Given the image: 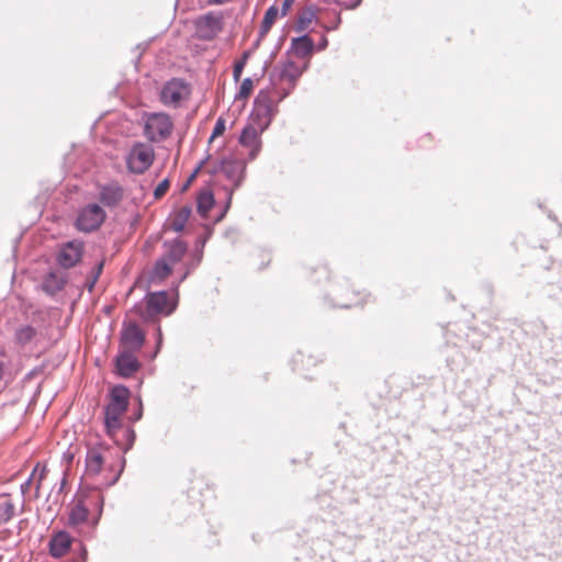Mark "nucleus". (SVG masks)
I'll return each instance as SVG.
<instances>
[{
  "mask_svg": "<svg viewBox=\"0 0 562 562\" xmlns=\"http://www.w3.org/2000/svg\"><path fill=\"white\" fill-rule=\"evenodd\" d=\"M277 113V108H269V106H256L254 105L252 116L260 121L261 125V132L269 126L272 119L274 117Z\"/></svg>",
  "mask_w": 562,
  "mask_h": 562,
  "instance_id": "21",
  "label": "nucleus"
},
{
  "mask_svg": "<svg viewBox=\"0 0 562 562\" xmlns=\"http://www.w3.org/2000/svg\"><path fill=\"white\" fill-rule=\"evenodd\" d=\"M88 515V507L81 501H79L70 508L68 513L67 525L71 528H76L87 521Z\"/></svg>",
  "mask_w": 562,
  "mask_h": 562,
  "instance_id": "19",
  "label": "nucleus"
},
{
  "mask_svg": "<svg viewBox=\"0 0 562 562\" xmlns=\"http://www.w3.org/2000/svg\"><path fill=\"white\" fill-rule=\"evenodd\" d=\"M164 248L166 249L165 257L170 263L179 262L188 250V245L180 238H176L171 241H164Z\"/></svg>",
  "mask_w": 562,
  "mask_h": 562,
  "instance_id": "16",
  "label": "nucleus"
},
{
  "mask_svg": "<svg viewBox=\"0 0 562 562\" xmlns=\"http://www.w3.org/2000/svg\"><path fill=\"white\" fill-rule=\"evenodd\" d=\"M97 280H98L97 277H92V279L88 282V290L89 291H92Z\"/></svg>",
  "mask_w": 562,
  "mask_h": 562,
  "instance_id": "46",
  "label": "nucleus"
},
{
  "mask_svg": "<svg viewBox=\"0 0 562 562\" xmlns=\"http://www.w3.org/2000/svg\"><path fill=\"white\" fill-rule=\"evenodd\" d=\"M66 279L56 272H49L42 282V289L49 295H54L64 289Z\"/></svg>",
  "mask_w": 562,
  "mask_h": 562,
  "instance_id": "20",
  "label": "nucleus"
},
{
  "mask_svg": "<svg viewBox=\"0 0 562 562\" xmlns=\"http://www.w3.org/2000/svg\"><path fill=\"white\" fill-rule=\"evenodd\" d=\"M209 159V156L203 159L202 161H200V164L198 165V167L194 169L193 173L191 175L190 179H193L196 173L200 171V169L203 167V165L205 164V161Z\"/></svg>",
  "mask_w": 562,
  "mask_h": 562,
  "instance_id": "43",
  "label": "nucleus"
},
{
  "mask_svg": "<svg viewBox=\"0 0 562 562\" xmlns=\"http://www.w3.org/2000/svg\"><path fill=\"white\" fill-rule=\"evenodd\" d=\"M176 308L175 304L169 303L166 291L148 293L145 297V304H136L133 312L144 322H153L159 314L170 315Z\"/></svg>",
  "mask_w": 562,
  "mask_h": 562,
  "instance_id": "2",
  "label": "nucleus"
},
{
  "mask_svg": "<svg viewBox=\"0 0 562 562\" xmlns=\"http://www.w3.org/2000/svg\"><path fill=\"white\" fill-rule=\"evenodd\" d=\"M215 203L214 195L210 190L202 191L196 198V210L202 217H205Z\"/></svg>",
  "mask_w": 562,
  "mask_h": 562,
  "instance_id": "22",
  "label": "nucleus"
},
{
  "mask_svg": "<svg viewBox=\"0 0 562 562\" xmlns=\"http://www.w3.org/2000/svg\"><path fill=\"white\" fill-rule=\"evenodd\" d=\"M64 457H67V459H68V461H69V462H70V461L72 460V458H74V456H72V454L67 456V453H64Z\"/></svg>",
  "mask_w": 562,
  "mask_h": 562,
  "instance_id": "52",
  "label": "nucleus"
},
{
  "mask_svg": "<svg viewBox=\"0 0 562 562\" xmlns=\"http://www.w3.org/2000/svg\"><path fill=\"white\" fill-rule=\"evenodd\" d=\"M82 251L83 245L81 241H68L60 248L57 255V261L65 269L72 268L81 259Z\"/></svg>",
  "mask_w": 562,
  "mask_h": 562,
  "instance_id": "11",
  "label": "nucleus"
},
{
  "mask_svg": "<svg viewBox=\"0 0 562 562\" xmlns=\"http://www.w3.org/2000/svg\"><path fill=\"white\" fill-rule=\"evenodd\" d=\"M169 188V180L164 179L154 190V195L156 199L162 196Z\"/></svg>",
  "mask_w": 562,
  "mask_h": 562,
  "instance_id": "33",
  "label": "nucleus"
},
{
  "mask_svg": "<svg viewBox=\"0 0 562 562\" xmlns=\"http://www.w3.org/2000/svg\"><path fill=\"white\" fill-rule=\"evenodd\" d=\"M361 0H357L352 5H350L351 9L358 7L360 4Z\"/></svg>",
  "mask_w": 562,
  "mask_h": 562,
  "instance_id": "50",
  "label": "nucleus"
},
{
  "mask_svg": "<svg viewBox=\"0 0 562 562\" xmlns=\"http://www.w3.org/2000/svg\"><path fill=\"white\" fill-rule=\"evenodd\" d=\"M293 90L294 88H292L291 83H288V87L285 88H279L277 90V93L279 94L278 101L280 102L285 99Z\"/></svg>",
  "mask_w": 562,
  "mask_h": 562,
  "instance_id": "34",
  "label": "nucleus"
},
{
  "mask_svg": "<svg viewBox=\"0 0 562 562\" xmlns=\"http://www.w3.org/2000/svg\"><path fill=\"white\" fill-rule=\"evenodd\" d=\"M3 371H4L3 363L0 362V380L3 378Z\"/></svg>",
  "mask_w": 562,
  "mask_h": 562,
  "instance_id": "49",
  "label": "nucleus"
},
{
  "mask_svg": "<svg viewBox=\"0 0 562 562\" xmlns=\"http://www.w3.org/2000/svg\"><path fill=\"white\" fill-rule=\"evenodd\" d=\"M192 213V205H183L180 207V210L176 213L175 218L171 222V228L175 232H181L188 220L190 218V215Z\"/></svg>",
  "mask_w": 562,
  "mask_h": 562,
  "instance_id": "23",
  "label": "nucleus"
},
{
  "mask_svg": "<svg viewBox=\"0 0 562 562\" xmlns=\"http://www.w3.org/2000/svg\"><path fill=\"white\" fill-rule=\"evenodd\" d=\"M102 445L93 446L88 448L87 454H86V472L89 476L98 475L101 470L104 462V457L102 453Z\"/></svg>",
  "mask_w": 562,
  "mask_h": 562,
  "instance_id": "14",
  "label": "nucleus"
},
{
  "mask_svg": "<svg viewBox=\"0 0 562 562\" xmlns=\"http://www.w3.org/2000/svg\"><path fill=\"white\" fill-rule=\"evenodd\" d=\"M191 93V89L186 80L172 78L168 80L161 88L159 99L166 106L179 108L181 102Z\"/></svg>",
  "mask_w": 562,
  "mask_h": 562,
  "instance_id": "5",
  "label": "nucleus"
},
{
  "mask_svg": "<svg viewBox=\"0 0 562 562\" xmlns=\"http://www.w3.org/2000/svg\"><path fill=\"white\" fill-rule=\"evenodd\" d=\"M239 143L250 148L249 157L250 159L256 158V156L259 153V132L256 127L251 125H247L243 128L240 136H239Z\"/></svg>",
  "mask_w": 562,
  "mask_h": 562,
  "instance_id": "15",
  "label": "nucleus"
},
{
  "mask_svg": "<svg viewBox=\"0 0 562 562\" xmlns=\"http://www.w3.org/2000/svg\"><path fill=\"white\" fill-rule=\"evenodd\" d=\"M302 74L303 70L297 66L296 63L293 60H286L279 68L278 74H276V71L271 72L270 80L273 85H277L276 76H278L280 81L286 80L288 83H291L292 88H295L296 81L302 76Z\"/></svg>",
  "mask_w": 562,
  "mask_h": 562,
  "instance_id": "13",
  "label": "nucleus"
},
{
  "mask_svg": "<svg viewBox=\"0 0 562 562\" xmlns=\"http://www.w3.org/2000/svg\"><path fill=\"white\" fill-rule=\"evenodd\" d=\"M140 367L142 364L135 352L131 350H121L115 358V372L121 378H131Z\"/></svg>",
  "mask_w": 562,
  "mask_h": 562,
  "instance_id": "10",
  "label": "nucleus"
},
{
  "mask_svg": "<svg viewBox=\"0 0 562 562\" xmlns=\"http://www.w3.org/2000/svg\"><path fill=\"white\" fill-rule=\"evenodd\" d=\"M263 37H260V35L258 36V40L255 42V47H257L260 43V41L262 40Z\"/></svg>",
  "mask_w": 562,
  "mask_h": 562,
  "instance_id": "51",
  "label": "nucleus"
},
{
  "mask_svg": "<svg viewBox=\"0 0 562 562\" xmlns=\"http://www.w3.org/2000/svg\"><path fill=\"white\" fill-rule=\"evenodd\" d=\"M102 268H103V262H99L94 269H93V276L92 277H97V279L99 278L101 271H102Z\"/></svg>",
  "mask_w": 562,
  "mask_h": 562,
  "instance_id": "42",
  "label": "nucleus"
},
{
  "mask_svg": "<svg viewBox=\"0 0 562 562\" xmlns=\"http://www.w3.org/2000/svg\"><path fill=\"white\" fill-rule=\"evenodd\" d=\"M36 471H37V467L34 469L32 475L21 485L22 493H25V491L31 485L32 477H33V475L35 474Z\"/></svg>",
  "mask_w": 562,
  "mask_h": 562,
  "instance_id": "39",
  "label": "nucleus"
},
{
  "mask_svg": "<svg viewBox=\"0 0 562 562\" xmlns=\"http://www.w3.org/2000/svg\"><path fill=\"white\" fill-rule=\"evenodd\" d=\"M294 0H283L282 7H281V16H285L288 14L289 9L293 4Z\"/></svg>",
  "mask_w": 562,
  "mask_h": 562,
  "instance_id": "37",
  "label": "nucleus"
},
{
  "mask_svg": "<svg viewBox=\"0 0 562 562\" xmlns=\"http://www.w3.org/2000/svg\"><path fill=\"white\" fill-rule=\"evenodd\" d=\"M171 273V266L170 262L165 258L161 257L158 260H156L153 270H151V279L153 280H164Z\"/></svg>",
  "mask_w": 562,
  "mask_h": 562,
  "instance_id": "25",
  "label": "nucleus"
},
{
  "mask_svg": "<svg viewBox=\"0 0 562 562\" xmlns=\"http://www.w3.org/2000/svg\"><path fill=\"white\" fill-rule=\"evenodd\" d=\"M45 475H46V468L43 467L40 472V475H38V477H40L38 481L41 482L43 480V477H45Z\"/></svg>",
  "mask_w": 562,
  "mask_h": 562,
  "instance_id": "48",
  "label": "nucleus"
},
{
  "mask_svg": "<svg viewBox=\"0 0 562 562\" xmlns=\"http://www.w3.org/2000/svg\"><path fill=\"white\" fill-rule=\"evenodd\" d=\"M327 45H328V40H327V37H326V36H324V35H323V36H322V38H321V41L318 42V44H317V47H316V48H317L318 50H323V49H325V48L327 47Z\"/></svg>",
  "mask_w": 562,
  "mask_h": 562,
  "instance_id": "40",
  "label": "nucleus"
},
{
  "mask_svg": "<svg viewBox=\"0 0 562 562\" xmlns=\"http://www.w3.org/2000/svg\"><path fill=\"white\" fill-rule=\"evenodd\" d=\"M14 504L7 499L0 503V526L8 524L14 516Z\"/></svg>",
  "mask_w": 562,
  "mask_h": 562,
  "instance_id": "28",
  "label": "nucleus"
},
{
  "mask_svg": "<svg viewBox=\"0 0 562 562\" xmlns=\"http://www.w3.org/2000/svg\"><path fill=\"white\" fill-rule=\"evenodd\" d=\"M279 10L276 5H271L267 9L263 20L260 25V37H265L267 33L270 31L272 24L274 23L278 16Z\"/></svg>",
  "mask_w": 562,
  "mask_h": 562,
  "instance_id": "26",
  "label": "nucleus"
},
{
  "mask_svg": "<svg viewBox=\"0 0 562 562\" xmlns=\"http://www.w3.org/2000/svg\"><path fill=\"white\" fill-rule=\"evenodd\" d=\"M154 150L151 147L144 144H136L130 150L126 159L127 167L133 173H143L153 164Z\"/></svg>",
  "mask_w": 562,
  "mask_h": 562,
  "instance_id": "7",
  "label": "nucleus"
},
{
  "mask_svg": "<svg viewBox=\"0 0 562 562\" xmlns=\"http://www.w3.org/2000/svg\"><path fill=\"white\" fill-rule=\"evenodd\" d=\"M225 131V121L223 119H218L214 125L212 135L210 137V142H212L215 137L222 135Z\"/></svg>",
  "mask_w": 562,
  "mask_h": 562,
  "instance_id": "32",
  "label": "nucleus"
},
{
  "mask_svg": "<svg viewBox=\"0 0 562 562\" xmlns=\"http://www.w3.org/2000/svg\"><path fill=\"white\" fill-rule=\"evenodd\" d=\"M195 27L201 38L213 40L223 30V14L209 12L195 20Z\"/></svg>",
  "mask_w": 562,
  "mask_h": 562,
  "instance_id": "9",
  "label": "nucleus"
},
{
  "mask_svg": "<svg viewBox=\"0 0 562 562\" xmlns=\"http://www.w3.org/2000/svg\"><path fill=\"white\" fill-rule=\"evenodd\" d=\"M254 83L251 78H245L239 87L238 92L235 95V99H246L249 97L252 90Z\"/></svg>",
  "mask_w": 562,
  "mask_h": 562,
  "instance_id": "30",
  "label": "nucleus"
},
{
  "mask_svg": "<svg viewBox=\"0 0 562 562\" xmlns=\"http://www.w3.org/2000/svg\"><path fill=\"white\" fill-rule=\"evenodd\" d=\"M315 13L316 10L314 7H307L301 11L295 23V31L301 33L307 30L313 19L315 18Z\"/></svg>",
  "mask_w": 562,
  "mask_h": 562,
  "instance_id": "24",
  "label": "nucleus"
},
{
  "mask_svg": "<svg viewBox=\"0 0 562 562\" xmlns=\"http://www.w3.org/2000/svg\"><path fill=\"white\" fill-rule=\"evenodd\" d=\"M106 217L103 207L97 203H90L78 211L76 227L83 233L97 231Z\"/></svg>",
  "mask_w": 562,
  "mask_h": 562,
  "instance_id": "6",
  "label": "nucleus"
},
{
  "mask_svg": "<svg viewBox=\"0 0 562 562\" xmlns=\"http://www.w3.org/2000/svg\"><path fill=\"white\" fill-rule=\"evenodd\" d=\"M229 1H231V0H207V3H209V4L220 5V4L227 3V2H229Z\"/></svg>",
  "mask_w": 562,
  "mask_h": 562,
  "instance_id": "45",
  "label": "nucleus"
},
{
  "mask_svg": "<svg viewBox=\"0 0 562 562\" xmlns=\"http://www.w3.org/2000/svg\"><path fill=\"white\" fill-rule=\"evenodd\" d=\"M161 342H162L161 329H160V327H157V350H156V352H158V350L161 346Z\"/></svg>",
  "mask_w": 562,
  "mask_h": 562,
  "instance_id": "44",
  "label": "nucleus"
},
{
  "mask_svg": "<svg viewBox=\"0 0 562 562\" xmlns=\"http://www.w3.org/2000/svg\"><path fill=\"white\" fill-rule=\"evenodd\" d=\"M124 465H125V458L123 456H121V469L119 471V473L108 483V485H113L117 482L123 469H124Z\"/></svg>",
  "mask_w": 562,
  "mask_h": 562,
  "instance_id": "38",
  "label": "nucleus"
},
{
  "mask_svg": "<svg viewBox=\"0 0 562 562\" xmlns=\"http://www.w3.org/2000/svg\"><path fill=\"white\" fill-rule=\"evenodd\" d=\"M98 196L102 205L114 207L123 200L124 189L119 182L111 181L99 187Z\"/></svg>",
  "mask_w": 562,
  "mask_h": 562,
  "instance_id": "12",
  "label": "nucleus"
},
{
  "mask_svg": "<svg viewBox=\"0 0 562 562\" xmlns=\"http://www.w3.org/2000/svg\"><path fill=\"white\" fill-rule=\"evenodd\" d=\"M144 135L153 143L167 139L173 130L169 114L164 112L144 113Z\"/></svg>",
  "mask_w": 562,
  "mask_h": 562,
  "instance_id": "3",
  "label": "nucleus"
},
{
  "mask_svg": "<svg viewBox=\"0 0 562 562\" xmlns=\"http://www.w3.org/2000/svg\"><path fill=\"white\" fill-rule=\"evenodd\" d=\"M334 302L331 304L333 307L339 308H350L352 306L359 305L363 300L359 299L360 293L346 291V293H341L340 289H334Z\"/></svg>",
  "mask_w": 562,
  "mask_h": 562,
  "instance_id": "17",
  "label": "nucleus"
},
{
  "mask_svg": "<svg viewBox=\"0 0 562 562\" xmlns=\"http://www.w3.org/2000/svg\"><path fill=\"white\" fill-rule=\"evenodd\" d=\"M143 417V404L142 401L138 400V407L133 414L131 415L130 419L132 423L138 422Z\"/></svg>",
  "mask_w": 562,
  "mask_h": 562,
  "instance_id": "35",
  "label": "nucleus"
},
{
  "mask_svg": "<svg viewBox=\"0 0 562 562\" xmlns=\"http://www.w3.org/2000/svg\"><path fill=\"white\" fill-rule=\"evenodd\" d=\"M314 47V41L307 34L294 37L291 41V50L299 58L310 56L313 53Z\"/></svg>",
  "mask_w": 562,
  "mask_h": 562,
  "instance_id": "18",
  "label": "nucleus"
},
{
  "mask_svg": "<svg viewBox=\"0 0 562 562\" xmlns=\"http://www.w3.org/2000/svg\"><path fill=\"white\" fill-rule=\"evenodd\" d=\"M213 173L222 172L227 180L233 182V188L227 193V202L222 214L216 218V222L221 221L229 207L234 189L241 186L246 175V161L241 159L225 158L222 159L217 167L212 171Z\"/></svg>",
  "mask_w": 562,
  "mask_h": 562,
  "instance_id": "4",
  "label": "nucleus"
},
{
  "mask_svg": "<svg viewBox=\"0 0 562 562\" xmlns=\"http://www.w3.org/2000/svg\"><path fill=\"white\" fill-rule=\"evenodd\" d=\"M36 335V329L33 326L26 325L15 331V340L19 345L25 346L33 340Z\"/></svg>",
  "mask_w": 562,
  "mask_h": 562,
  "instance_id": "27",
  "label": "nucleus"
},
{
  "mask_svg": "<svg viewBox=\"0 0 562 562\" xmlns=\"http://www.w3.org/2000/svg\"><path fill=\"white\" fill-rule=\"evenodd\" d=\"M130 390L124 385H115L110 393V402L104 406V427L106 435L120 448L122 454L132 449L136 434L131 427L122 428L121 415L128 407Z\"/></svg>",
  "mask_w": 562,
  "mask_h": 562,
  "instance_id": "1",
  "label": "nucleus"
},
{
  "mask_svg": "<svg viewBox=\"0 0 562 562\" xmlns=\"http://www.w3.org/2000/svg\"><path fill=\"white\" fill-rule=\"evenodd\" d=\"M102 268H103V262H99L94 269H93V276L92 277H97V279L99 278L101 271H102Z\"/></svg>",
  "mask_w": 562,
  "mask_h": 562,
  "instance_id": "41",
  "label": "nucleus"
},
{
  "mask_svg": "<svg viewBox=\"0 0 562 562\" xmlns=\"http://www.w3.org/2000/svg\"><path fill=\"white\" fill-rule=\"evenodd\" d=\"M249 52H245L240 60L236 61L233 68V77L235 81H238L241 77L244 67L246 65Z\"/></svg>",
  "mask_w": 562,
  "mask_h": 562,
  "instance_id": "31",
  "label": "nucleus"
},
{
  "mask_svg": "<svg viewBox=\"0 0 562 562\" xmlns=\"http://www.w3.org/2000/svg\"><path fill=\"white\" fill-rule=\"evenodd\" d=\"M65 485H66V476L64 475V477L61 479V481L59 483L58 492H61L64 490Z\"/></svg>",
  "mask_w": 562,
  "mask_h": 562,
  "instance_id": "47",
  "label": "nucleus"
},
{
  "mask_svg": "<svg viewBox=\"0 0 562 562\" xmlns=\"http://www.w3.org/2000/svg\"><path fill=\"white\" fill-rule=\"evenodd\" d=\"M201 259H202V255L200 254V255H199V257L196 258V261H195V262H192V263L188 267L187 271H186V272L183 273V276L181 277L180 282H181V281H183V280H184V279L190 274L191 270H193V269H194V268L200 263Z\"/></svg>",
  "mask_w": 562,
  "mask_h": 562,
  "instance_id": "36",
  "label": "nucleus"
},
{
  "mask_svg": "<svg viewBox=\"0 0 562 562\" xmlns=\"http://www.w3.org/2000/svg\"><path fill=\"white\" fill-rule=\"evenodd\" d=\"M145 342V333L136 323H124L120 331V345L122 350L137 352Z\"/></svg>",
  "mask_w": 562,
  "mask_h": 562,
  "instance_id": "8",
  "label": "nucleus"
},
{
  "mask_svg": "<svg viewBox=\"0 0 562 562\" xmlns=\"http://www.w3.org/2000/svg\"><path fill=\"white\" fill-rule=\"evenodd\" d=\"M254 105L256 106H269V108H277L276 104H273L270 94L267 90H260L258 94L256 95L254 100Z\"/></svg>",
  "mask_w": 562,
  "mask_h": 562,
  "instance_id": "29",
  "label": "nucleus"
},
{
  "mask_svg": "<svg viewBox=\"0 0 562 562\" xmlns=\"http://www.w3.org/2000/svg\"><path fill=\"white\" fill-rule=\"evenodd\" d=\"M64 457H67V459H68V461H69V462H70V461L72 460V458H74V456H72V454L67 456V453H64Z\"/></svg>",
  "mask_w": 562,
  "mask_h": 562,
  "instance_id": "53",
  "label": "nucleus"
}]
</instances>
